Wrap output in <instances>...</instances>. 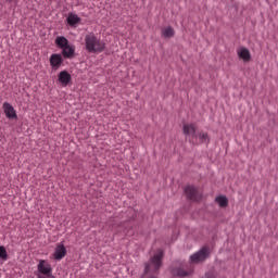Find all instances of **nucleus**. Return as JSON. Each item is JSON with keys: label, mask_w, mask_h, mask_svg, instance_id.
<instances>
[{"label": "nucleus", "mask_w": 278, "mask_h": 278, "mask_svg": "<svg viewBox=\"0 0 278 278\" xmlns=\"http://www.w3.org/2000/svg\"><path fill=\"white\" fill-rule=\"evenodd\" d=\"M58 78H59V84H61V86L63 87L68 86V84L73 81V77L71 76V73H68L67 71H61L58 75Z\"/></svg>", "instance_id": "6e6552de"}, {"label": "nucleus", "mask_w": 278, "mask_h": 278, "mask_svg": "<svg viewBox=\"0 0 278 278\" xmlns=\"http://www.w3.org/2000/svg\"><path fill=\"white\" fill-rule=\"evenodd\" d=\"M9 1V3H14V1H17V0H7Z\"/></svg>", "instance_id": "a211bd4d"}, {"label": "nucleus", "mask_w": 278, "mask_h": 278, "mask_svg": "<svg viewBox=\"0 0 278 278\" xmlns=\"http://www.w3.org/2000/svg\"><path fill=\"white\" fill-rule=\"evenodd\" d=\"M55 45L62 51V58L65 60H73L75 58V46L68 43V39L64 36L55 38Z\"/></svg>", "instance_id": "f03ea898"}, {"label": "nucleus", "mask_w": 278, "mask_h": 278, "mask_svg": "<svg viewBox=\"0 0 278 278\" xmlns=\"http://www.w3.org/2000/svg\"><path fill=\"white\" fill-rule=\"evenodd\" d=\"M185 194L189 201H201L203 193L197 189L194 186H188L185 189Z\"/></svg>", "instance_id": "39448f33"}, {"label": "nucleus", "mask_w": 278, "mask_h": 278, "mask_svg": "<svg viewBox=\"0 0 278 278\" xmlns=\"http://www.w3.org/2000/svg\"><path fill=\"white\" fill-rule=\"evenodd\" d=\"M85 49L88 53H103L105 51V43L94 33H89L85 36Z\"/></svg>", "instance_id": "f257e3e1"}, {"label": "nucleus", "mask_w": 278, "mask_h": 278, "mask_svg": "<svg viewBox=\"0 0 278 278\" xmlns=\"http://www.w3.org/2000/svg\"><path fill=\"white\" fill-rule=\"evenodd\" d=\"M195 138H198L200 140V142H202V143L208 144V142H210V135H207V132H205V131L197 132Z\"/></svg>", "instance_id": "dca6fc26"}, {"label": "nucleus", "mask_w": 278, "mask_h": 278, "mask_svg": "<svg viewBox=\"0 0 278 278\" xmlns=\"http://www.w3.org/2000/svg\"><path fill=\"white\" fill-rule=\"evenodd\" d=\"M2 109H3L4 115L7 116V118H9V121H16V118H18V115L16 114V110L9 102H4L2 104Z\"/></svg>", "instance_id": "0eeeda50"}, {"label": "nucleus", "mask_w": 278, "mask_h": 278, "mask_svg": "<svg viewBox=\"0 0 278 278\" xmlns=\"http://www.w3.org/2000/svg\"><path fill=\"white\" fill-rule=\"evenodd\" d=\"M37 270V278H55V276H53V268L51 267V264L45 260L39 261Z\"/></svg>", "instance_id": "7ed1b4c3"}, {"label": "nucleus", "mask_w": 278, "mask_h": 278, "mask_svg": "<svg viewBox=\"0 0 278 278\" xmlns=\"http://www.w3.org/2000/svg\"><path fill=\"white\" fill-rule=\"evenodd\" d=\"M54 260H64L66 257V247L63 245V243H58L53 253Z\"/></svg>", "instance_id": "1a4fd4ad"}, {"label": "nucleus", "mask_w": 278, "mask_h": 278, "mask_svg": "<svg viewBox=\"0 0 278 278\" xmlns=\"http://www.w3.org/2000/svg\"><path fill=\"white\" fill-rule=\"evenodd\" d=\"M191 273L192 268L186 270L184 266L173 270V275H177V277H188V275H191Z\"/></svg>", "instance_id": "ddd939ff"}, {"label": "nucleus", "mask_w": 278, "mask_h": 278, "mask_svg": "<svg viewBox=\"0 0 278 278\" xmlns=\"http://www.w3.org/2000/svg\"><path fill=\"white\" fill-rule=\"evenodd\" d=\"M49 62L52 71H60L62 64H64V56L61 53H52Z\"/></svg>", "instance_id": "423d86ee"}, {"label": "nucleus", "mask_w": 278, "mask_h": 278, "mask_svg": "<svg viewBox=\"0 0 278 278\" xmlns=\"http://www.w3.org/2000/svg\"><path fill=\"white\" fill-rule=\"evenodd\" d=\"M238 56L240 60H243V62H251V52L247 48H240L237 50Z\"/></svg>", "instance_id": "f8f14e48"}, {"label": "nucleus", "mask_w": 278, "mask_h": 278, "mask_svg": "<svg viewBox=\"0 0 278 278\" xmlns=\"http://www.w3.org/2000/svg\"><path fill=\"white\" fill-rule=\"evenodd\" d=\"M0 260H8V251L3 245H0Z\"/></svg>", "instance_id": "f3484780"}, {"label": "nucleus", "mask_w": 278, "mask_h": 278, "mask_svg": "<svg viewBox=\"0 0 278 278\" xmlns=\"http://www.w3.org/2000/svg\"><path fill=\"white\" fill-rule=\"evenodd\" d=\"M215 203H217L219 207H227V205H229V200L225 195H218L215 198Z\"/></svg>", "instance_id": "2eb2a0df"}, {"label": "nucleus", "mask_w": 278, "mask_h": 278, "mask_svg": "<svg viewBox=\"0 0 278 278\" xmlns=\"http://www.w3.org/2000/svg\"><path fill=\"white\" fill-rule=\"evenodd\" d=\"M207 255H210V248L203 247L200 251L190 256V262L191 264H201V262L207 260Z\"/></svg>", "instance_id": "20e7f679"}, {"label": "nucleus", "mask_w": 278, "mask_h": 278, "mask_svg": "<svg viewBox=\"0 0 278 278\" xmlns=\"http://www.w3.org/2000/svg\"><path fill=\"white\" fill-rule=\"evenodd\" d=\"M162 38H173L175 36V29L170 26L164 27L161 30Z\"/></svg>", "instance_id": "4468645a"}, {"label": "nucleus", "mask_w": 278, "mask_h": 278, "mask_svg": "<svg viewBox=\"0 0 278 278\" xmlns=\"http://www.w3.org/2000/svg\"><path fill=\"white\" fill-rule=\"evenodd\" d=\"M182 131L185 136H191V138H197V124H184Z\"/></svg>", "instance_id": "9d476101"}, {"label": "nucleus", "mask_w": 278, "mask_h": 278, "mask_svg": "<svg viewBox=\"0 0 278 278\" xmlns=\"http://www.w3.org/2000/svg\"><path fill=\"white\" fill-rule=\"evenodd\" d=\"M66 21L67 25H70L71 27H75L76 25H78V23H81V17H79L77 13H70Z\"/></svg>", "instance_id": "9b49d317"}]
</instances>
